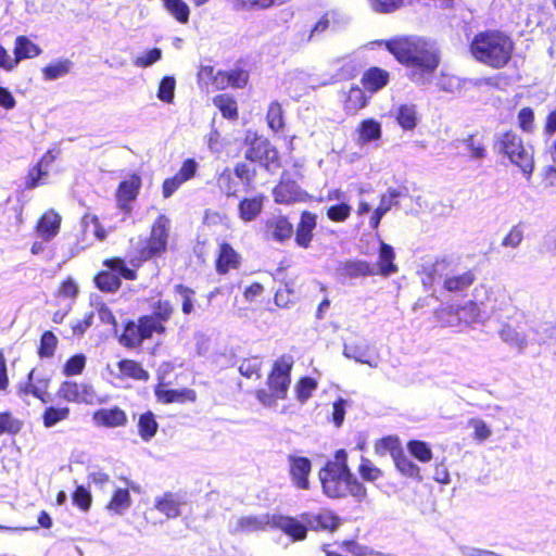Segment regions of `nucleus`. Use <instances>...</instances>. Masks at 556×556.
Instances as JSON below:
<instances>
[{
  "label": "nucleus",
  "instance_id": "1a4fd4ad",
  "mask_svg": "<svg viewBox=\"0 0 556 556\" xmlns=\"http://www.w3.org/2000/svg\"><path fill=\"white\" fill-rule=\"evenodd\" d=\"M337 276L342 279H356L378 274L377 265L365 260H349L340 262L336 269Z\"/></svg>",
  "mask_w": 556,
  "mask_h": 556
},
{
  "label": "nucleus",
  "instance_id": "69168bd1",
  "mask_svg": "<svg viewBox=\"0 0 556 556\" xmlns=\"http://www.w3.org/2000/svg\"><path fill=\"white\" fill-rule=\"evenodd\" d=\"M464 143L466 144L468 151L470 152V156L473 160H482L486 156V150L484 144L477 140L475 136L470 135L466 139H464Z\"/></svg>",
  "mask_w": 556,
  "mask_h": 556
},
{
  "label": "nucleus",
  "instance_id": "680f3d73",
  "mask_svg": "<svg viewBox=\"0 0 556 556\" xmlns=\"http://www.w3.org/2000/svg\"><path fill=\"white\" fill-rule=\"evenodd\" d=\"M105 265L112 270V273L116 274L119 278L124 277L125 279L132 280L136 278V271L126 266L125 262L119 258H113L105 262Z\"/></svg>",
  "mask_w": 556,
  "mask_h": 556
},
{
  "label": "nucleus",
  "instance_id": "de8ad7c7",
  "mask_svg": "<svg viewBox=\"0 0 556 556\" xmlns=\"http://www.w3.org/2000/svg\"><path fill=\"white\" fill-rule=\"evenodd\" d=\"M217 187L218 189L226 194L227 197L236 195L237 192V184L232 178V174L229 168H225L217 176Z\"/></svg>",
  "mask_w": 556,
  "mask_h": 556
},
{
  "label": "nucleus",
  "instance_id": "c03bdc74",
  "mask_svg": "<svg viewBox=\"0 0 556 556\" xmlns=\"http://www.w3.org/2000/svg\"><path fill=\"white\" fill-rule=\"evenodd\" d=\"M438 323L443 327H458L459 317L457 316V308L452 305L444 306L435 311Z\"/></svg>",
  "mask_w": 556,
  "mask_h": 556
},
{
  "label": "nucleus",
  "instance_id": "39448f33",
  "mask_svg": "<svg viewBox=\"0 0 556 556\" xmlns=\"http://www.w3.org/2000/svg\"><path fill=\"white\" fill-rule=\"evenodd\" d=\"M448 264L444 260L435 261L432 264L424 266L421 282L426 288H430L437 280L443 279V288L451 293H464L476 281V274L469 269L463 273H446Z\"/></svg>",
  "mask_w": 556,
  "mask_h": 556
},
{
  "label": "nucleus",
  "instance_id": "a19ab883",
  "mask_svg": "<svg viewBox=\"0 0 556 556\" xmlns=\"http://www.w3.org/2000/svg\"><path fill=\"white\" fill-rule=\"evenodd\" d=\"M367 103V98L363 91V89L358 87H353L350 89L348 93V98L345 101V110L349 113H355L358 110L363 109Z\"/></svg>",
  "mask_w": 556,
  "mask_h": 556
},
{
  "label": "nucleus",
  "instance_id": "2eb2a0df",
  "mask_svg": "<svg viewBox=\"0 0 556 556\" xmlns=\"http://www.w3.org/2000/svg\"><path fill=\"white\" fill-rule=\"evenodd\" d=\"M140 187L141 178L136 174L131 175L128 179L119 184L116 198L122 210H130L129 203L137 198Z\"/></svg>",
  "mask_w": 556,
  "mask_h": 556
},
{
  "label": "nucleus",
  "instance_id": "20e7f679",
  "mask_svg": "<svg viewBox=\"0 0 556 556\" xmlns=\"http://www.w3.org/2000/svg\"><path fill=\"white\" fill-rule=\"evenodd\" d=\"M514 45L502 31H482L475 36L470 51L475 59L493 68L504 67L511 58Z\"/></svg>",
  "mask_w": 556,
  "mask_h": 556
},
{
  "label": "nucleus",
  "instance_id": "72a5a7b5",
  "mask_svg": "<svg viewBox=\"0 0 556 556\" xmlns=\"http://www.w3.org/2000/svg\"><path fill=\"white\" fill-rule=\"evenodd\" d=\"M358 132L362 142H370L381 137V125L375 119H365L361 123Z\"/></svg>",
  "mask_w": 556,
  "mask_h": 556
},
{
  "label": "nucleus",
  "instance_id": "0eeeda50",
  "mask_svg": "<svg viewBox=\"0 0 556 556\" xmlns=\"http://www.w3.org/2000/svg\"><path fill=\"white\" fill-rule=\"evenodd\" d=\"M169 219L165 215H160L151 229V235L146 244L140 249V256L147 261L163 254L167 249L169 236Z\"/></svg>",
  "mask_w": 556,
  "mask_h": 556
},
{
  "label": "nucleus",
  "instance_id": "49530a36",
  "mask_svg": "<svg viewBox=\"0 0 556 556\" xmlns=\"http://www.w3.org/2000/svg\"><path fill=\"white\" fill-rule=\"evenodd\" d=\"M407 450L419 462L427 463L432 458L431 448L424 441H409L407 444Z\"/></svg>",
  "mask_w": 556,
  "mask_h": 556
},
{
  "label": "nucleus",
  "instance_id": "6e6552de",
  "mask_svg": "<svg viewBox=\"0 0 556 556\" xmlns=\"http://www.w3.org/2000/svg\"><path fill=\"white\" fill-rule=\"evenodd\" d=\"M292 361L289 356H282L274 363L273 370L267 379V384L276 399H285L291 382L290 374Z\"/></svg>",
  "mask_w": 556,
  "mask_h": 556
},
{
  "label": "nucleus",
  "instance_id": "e433bc0d",
  "mask_svg": "<svg viewBox=\"0 0 556 556\" xmlns=\"http://www.w3.org/2000/svg\"><path fill=\"white\" fill-rule=\"evenodd\" d=\"M97 287L104 292H114L121 287L119 277L111 271H102L94 278Z\"/></svg>",
  "mask_w": 556,
  "mask_h": 556
},
{
  "label": "nucleus",
  "instance_id": "ddd939ff",
  "mask_svg": "<svg viewBox=\"0 0 556 556\" xmlns=\"http://www.w3.org/2000/svg\"><path fill=\"white\" fill-rule=\"evenodd\" d=\"M289 471L293 484L301 490L309 489L308 476L312 470V463L302 456H288Z\"/></svg>",
  "mask_w": 556,
  "mask_h": 556
},
{
  "label": "nucleus",
  "instance_id": "a18cd8bd",
  "mask_svg": "<svg viewBox=\"0 0 556 556\" xmlns=\"http://www.w3.org/2000/svg\"><path fill=\"white\" fill-rule=\"evenodd\" d=\"M500 336L504 342L517 346L519 350H523L527 346L526 337L510 326H504L500 331Z\"/></svg>",
  "mask_w": 556,
  "mask_h": 556
},
{
  "label": "nucleus",
  "instance_id": "ea45409f",
  "mask_svg": "<svg viewBox=\"0 0 556 556\" xmlns=\"http://www.w3.org/2000/svg\"><path fill=\"white\" fill-rule=\"evenodd\" d=\"M70 416L68 407H47L42 415L45 427L51 428L58 422L67 419Z\"/></svg>",
  "mask_w": 556,
  "mask_h": 556
},
{
  "label": "nucleus",
  "instance_id": "8fccbe9b",
  "mask_svg": "<svg viewBox=\"0 0 556 556\" xmlns=\"http://www.w3.org/2000/svg\"><path fill=\"white\" fill-rule=\"evenodd\" d=\"M523 237L525 229L523 226L519 223L510 228L508 233L502 240L501 245L504 248L517 249L521 244Z\"/></svg>",
  "mask_w": 556,
  "mask_h": 556
},
{
  "label": "nucleus",
  "instance_id": "aec40b11",
  "mask_svg": "<svg viewBox=\"0 0 556 556\" xmlns=\"http://www.w3.org/2000/svg\"><path fill=\"white\" fill-rule=\"evenodd\" d=\"M184 503L179 495L167 492L155 498L154 507L167 518H177L180 515V507Z\"/></svg>",
  "mask_w": 556,
  "mask_h": 556
},
{
  "label": "nucleus",
  "instance_id": "5701e85b",
  "mask_svg": "<svg viewBox=\"0 0 556 556\" xmlns=\"http://www.w3.org/2000/svg\"><path fill=\"white\" fill-rule=\"evenodd\" d=\"M61 217L54 212H47L37 225L38 235L46 241L54 238L60 230Z\"/></svg>",
  "mask_w": 556,
  "mask_h": 556
},
{
  "label": "nucleus",
  "instance_id": "864d4df0",
  "mask_svg": "<svg viewBox=\"0 0 556 556\" xmlns=\"http://www.w3.org/2000/svg\"><path fill=\"white\" fill-rule=\"evenodd\" d=\"M316 388L317 382L315 379L309 377L302 378L295 388L298 400L302 403L306 402L312 396Z\"/></svg>",
  "mask_w": 556,
  "mask_h": 556
},
{
  "label": "nucleus",
  "instance_id": "603ef678",
  "mask_svg": "<svg viewBox=\"0 0 556 556\" xmlns=\"http://www.w3.org/2000/svg\"><path fill=\"white\" fill-rule=\"evenodd\" d=\"M176 88V80L172 76H165L159 86L157 98L166 103H172Z\"/></svg>",
  "mask_w": 556,
  "mask_h": 556
},
{
  "label": "nucleus",
  "instance_id": "bf43d9fd",
  "mask_svg": "<svg viewBox=\"0 0 556 556\" xmlns=\"http://www.w3.org/2000/svg\"><path fill=\"white\" fill-rule=\"evenodd\" d=\"M235 175L243 182L244 186L251 187L256 176V168L251 164L238 163L235 167Z\"/></svg>",
  "mask_w": 556,
  "mask_h": 556
},
{
  "label": "nucleus",
  "instance_id": "6e6d98bb",
  "mask_svg": "<svg viewBox=\"0 0 556 556\" xmlns=\"http://www.w3.org/2000/svg\"><path fill=\"white\" fill-rule=\"evenodd\" d=\"M402 195L403 193L399 189L389 188L387 192L381 195L377 208L386 215L392 206L397 205V199Z\"/></svg>",
  "mask_w": 556,
  "mask_h": 556
},
{
  "label": "nucleus",
  "instance_id": "37998d69",
  "mask_svg": "<svg viewBox=\"0 0 556 556\" xmlns=\"http://www.w3.org/2000/svg\"><path fill=\"white\" fill-rule=\"evenodd\" d=\"M266 118H267L268 126L274 131H278L283 128V126H285L283 111H282L281 104L278 101H273L269 104Z\"/></svg>",
  "mask_w": 556,
  "mask_h": 556
},
{
  "label": "nucleus",
  "instance_id": "09e8293b",
  "mask_svg": "<svg viewBox=\"0 0 556 556\" xmlns=\"http://www.w3.org/2000/svg\"><path fill=\"white\" fill-rule=\"evenodd\" d=\"M58 345V338L51 331H45L40 339L38 354L41 358L52 357Z\"/></svg>",
  "mask_w": 556,
  "mask_h": 556
},
{
  "label": "nucleus",
  "instance_id": "b1692460",
  "mask_svg": "<svg viewBox=\"0 0 556 556\" xmlns=\"http://www.w3.org/2000/svg\"><path fill=\"white\" fill-rule=\"evenodd\" d=\"M240 263V255L228 243H222L216 261V270L226 274L230 268H237Z\"/></svg>",
  "mask_w": 556,
  "mask_h": 556
},
{
  "label": "nucleus",
  "instance_id": "338daca9",
  "mask_svg": "<svg viewBox=\"0 0 556 556\" xmlns=\"http://www.w3.org/2000/svg\"><path fill=\"white\" fill-rule=\"evenodd\" d=\"M469 426L473 429V438L480 442L488 440L492 431L490 427L479 418H471L468 421Z\"/></svg>",
  "mask_w": 556,
  "mask_h": 556
},
{
  "label": "nucleus",
  "instance_id": "f03ea898",
  "mask_svg": "<svg viewBox=\"0 0 556 556\" xmlns=\"http://www.w3.org/2000/svg\"><path fill=\"white\" fill-rule=\"evenodd\" d=\"M324 494L330 498L353 496L357 502L365 500L366 488L342 462H328L319 471Z\"/></svg>",
  "mask_w": 556,
  "mask_h": 556
},
{
  "label": "nucleus",
  "instance_id": "423d86ee",
  "mask_svg": "<svg viewBox=\"0 0 556 556\" xmlns=\"http://www.w3.org/2000/svg\"><path fill=\"white\" fill-rule=\"evenodd\" d=\"M494 149L505 154L523 174L531 175L534 169L533 152L523 146L521 138L514 131H505L497 136Z\"/></svg>",
  "mask_w": 556,
  "mask_h": 556
},
{
  "label": "nucleus",
  "instance_id": "4c0bfd02",
  "mask_svg": "<svg viewBox=\"0 0 556 556\" xmlns=\"http://www.w3.org/2000/svg\"><path fill=\"white\" fill-rule=\"evenodd\" d=\"M119 371L137 380H148L149 374L135 361L123 359L118 362Z\"/></svg>",
  "mask_w": 556,
  "mask_h": 556
},
{
  "label": "nucleus",
  "instance_id": "7c9ffc66",
  "mask_svg": "<svg viewBox=\"0 0 556 556\" xmlns=\"http://www.w3.org/2000/svg\"><path fill=\"white\" fill-rule=\"evenodd\" d=\"M72 68L73 62L71 60H58L42 68L43 78L46 80H56L66 76Z\"/></svg>",
  "mask_w": 556,
  "mask_h": 556
},
{
  "label": "nucleus",
  "instance_id": "e2e57ef3",
  "mask_svg": "<svg viewBox=\"0 0 556 556\" xmlns=\"http://www.w3.org/2000/svg\"><path fill=\"white\" fill-rule=\"evenodd\" d=\"M376 451L379 454H384L387 452H390L393 459L396 457V454H400L402 452L400 447L399 440L394 437H386L379 440L376 443Z\"/></svg>",
  "mask_w": 556,
  "mask_h": 556
},
{
  "label": "nucleus",
  "instance_id": "f8f14e48",
  "mask_svg": "<svg viewBox=\"0 0 556 556\" xmlns=\"http://www.w3.org/2000/svg\"><path fill=\"white\" fill-rule=\"evenodd\" d=\"M282 86L291 97H301L306 93L309 88H314V79L311 74L293 70L286 74Z\"/></svg>",
  "mask_w": 556,
  "mask_h": 556
},
{
  "label": "nucleus",
  "instance_id": "a211bd4d",
  "mask_svg": "<svg viewBox=\"0 0 556 556\" xmlns=\"http://www.w3.org/2000/svg\"><path fill=\"white\" fill-rule=\"evenodd\" d=\"M264 201L265 197L263 194L242 199L238 205L240 219H242L244 223L255 220L263 210Z\"/></svg>",
  "mask_w": 556,
  "mask_h": 556
},
{
  "label": "nucleus",
  "instance_id": "3c124183",
  "mask_svg": "<svg viewBox=\"0 0 556 556\" xmlns=\"http://www.w3.org/2000/svg\"><path fill=\"white\" fill-rule=\"evenodd\" d=\"M370 9L380 14H388L399 10L403 0H367Z\"/></svg>",
  "mask_w": 556,
  "mask_h": 556
},
{
  "label": "nucleus",
  "instance_id": "393cba45",
  "mask_svg": "<svg viewBox=\"0 0 556 556\" xmlns=\"http://www.w3.org/2000/svg\"><path fill=\"white\" fill-rule=\"evenodd\" d=\"M457 316L459 317V326H469L471 324L481 323L485 317L481 307L472 301L457 307Z\"/></svg>",
  "mask_w": 556,
  "mask_h": 556
},
{
  "label": "nucleus",
  "instance_id": "58836bf2",
  "mask_svg": "<svg viewBox=\"0 0 556 556\" xmlns=\"http://www.w3.org/2000/svg\"><path fill=\"white\" fill-rule=\"evenodd\" d=\"M215 106L219 109L223 116L226 118H237V102L228 94H218L213 100Z\"/></svg>",
  "mask_w": 556,
  "mask_h": 556
},
{
  "label": "nucleus",
  "instance_id": "c756f323",
  "mask_svg": "<svg viewBox=\"0 0 556 556\" xmlns=\"http://www.w3.org/2000/svg\"><path fill=\"white\" fill-rule=\"evenodd\" d=\"M395 117L404 130H412L417 125V111L415 104H401L396 109Z\"/></svg>",
  "mask_w": 556,
  "mask_h": 556
},
{
  "label": "nucleus",
  "instance_id": "473e14b6",
  "mask_svg": "<svg viewBox=\"0 0 556 556\" xmlns=\"http://www.w3.org/2000/svg\"><path fill=\"white\" fill-rule=\"evenodd\" d=\"M159 425L155 420V416L152 412L142 414L138 421V430L140 438L149 442L157 431Z\"/></svg>",
  "mask_w": 556,
  "mask_h": 556
},
{
  "label": "nucleus",
  "instance_id": "f704fd0d",
  "mask_svg": "<svg viewBox=\"0 0 556 556\" xmlns=\"http://www.w3.org/2000/svg\"><path fill=\"white\" fill-rule=\"evenodd\" d=\"M138 321L144 339H150L154 333L163 334L166 330L165 326L151 314L141 316Z\"/></svg>",
  "mask_w": 556,
  "mask_h": 556
},
{
  "label": "nucleus",
  "instance_id": "c9c22d12",
  "mask_svg": "<svg viewBox=\"0 0 556 556\" xmlns=\"http://www.w3.org/2000/svg\"><path fill=\"white\" fill-rule=\"evenodd\" d=\"M394 464L397 468V470L409 478H416L419 481L421 480L420 477V469L419 467L414 464L404 453L403 451L400 454H396V457L393 459Z\"/></svg>",
  "mask_w": 556,
  "mask_h": 556
},
{
  "label": "nucleus",
  "instance_id": "052dcab7",
  "mask_svg": "<svg viewBox=\"0 0 556 556\" xmlns=\"http://www.w3.org/2000/svg\"><path fill=\"white\" fill-rule=\"evenodd\" d=\"M218 76L222 77L223 81L226 79L227 84L237 87L242 88L247 85L249 79L248 72L243 70H233L229 73H218Z\"/></svg>",
  "mask_w": 556,
  "mask_h": 556
},
{
  "label": "nucleus",
  "instance_id": "4468645a",
  "mask_svg": "<svg viewBox=\"0 0 556 556\" xmlns=\"http://www.w3.org/2000/svg\"><path fill=\"white\" fill-rule=\"evenodd\" d=\"M58 396L67 402H88L93 396V390L88 384H78L73 381H64L59 390Z\"/></svg>",
  "mask_w": 556,
  "mask_h": 556
},
{
  "label": "nucleus",
  "instance_id": "774afa93",
  "mask_svg": "<svg viewBox=\"0 0 556 556\" xmlns=\"http://www.w3.org/2000/svg\"><path fill=\"white\" fill-rule=\"evenodd\" d=\"M173 306L168 301H157L153 305L152 316H155L163 325L169 320L173 314Z\"/></svg>",
  "mask_w": 556,
  "mask_h": 556
},
{
  "label": "nucleus",
  "instance_id": "f257e3e1",
  "mask_svg": "<svg viewBox=\"0 0 556 556\" xmlns=\"http://www.w3.org/2000/svg\"><path fill=\"white\" fill-rule=\"evenodd\" d=\"M384 45L395 59L408 68V76L414 83H428L439 65L437 50L420 37H397L387 40Z\"/></svg>",
  "mask_w": 556,
  "mask_h": 556
},
{
  "label": "nucleus",
  "instance_id": "5fc2aeb1",
  "mask_svg": "<svg viewBox=\"0 0 556 556\" xmlns=\"http://www.w3.org/2000/svg\"><path fill=\"white\" fill-rule=\"evenodd\" d=\"M232 3L237 11H245L252 9H267L271 7L276 0H227Z\"/></svg>",
  "mask_w": 556,
  "mask_h": 556
},
{
  "label": "nucleus",
  "instance_id": "4d7b16f0",
  "mask_svg": "<svg viewBox=\"0 0 556 556\" xmlns=\"http://www.w3.org/2000/svg\"><path fill=\"white\" fill-rule=\"evenodd\" d=\"M85 365L86 356L84 354H76L66 361L63 374L67 377L79 375L83 372Z\"/></svg>",
  "mask_w": 556,
  "mask_h": 556
},
{
  "label": "nucleus",
  "instance_id": "cd10ccee",
  "mask_svg": "<svg viewBox=\"0 0 556 556\" xmlns=\"http://www.w3.org/2000/svg\"><path fill=\"white\" fill-rule=\"evenodd\" d=\"M144 340L139 321H128L123 334L119 337V343L126 348L140 346Z\"/></svg>",
  "mask_w": 556,
  "mask_h": 556
},
{
  "label": "nucleus",
  "instance_id": "0e129e2a",
  "mask_svg": "<svg viewBox=\"0 0 556 556\" xmlns=\"http://www.w3.org/2000/svg\"><path fill=\"white\" fill-rule=\"evenodd\" d=\"M352 207L346 202L332 205L327 210V216L332 222H344L351 215Z\"/></svg>",
  "mask_w": 556,
  "mask_h": 556
},
{
  "label": "nucleus",
  "instance_id": "2f4dec72",
  "mask_svg": "<svg viewBox=\"0 0 556 556\" xmlns=\"http://www.w3.org/2000/svg\"><path fill=\"white\" fill-rule=\"evenodd\" d=\"M131 505V497L128 489L118 488L114 491L113 496L106 508L117 515H123Z\"/></svg>",
  "mask_w": 556,
  "mask_h": 556
},
{
  "label": "nucleus",
  "instance_id": "412c9836",
  "mask_svg": "<svg viewBox=\"0 0 556 556\" xmlns=\"http://www.w3.org/2000/svg\"><path fill=\"white\" fill-rule=\"evenodd\" d=\"M370 348L366 343H351L344 344L343 355L348 358L354 359L361 364H367L372 368H377L379 365L378 357L371 359L369 356Z\"/></svg>",
  "mask_w": 556,
  "mask_h": 556
},
{
  "label": "nucleus",
  "instance_id": "4be33fe9",
  "mask_svg": "<svg viewBox=\"0 0 556 556\" xmlns=\"http://www.w3.org/2000/svg\"><path fill=\"white\" fill-rule=\"evenodd\" d=\"M93 419L97 424L111 428L125 426L127 422L125 412L118 407L102 408L94 413Z\"/></svg>",
  "mask_w": 556,
  "mask_h": 556
},
{
  "label": "nucleus",
  "instance_id": "bb28decb",
  "mask_svg": "<svg viewBox=\"0 0 556 556\" xmlns=\"http://www.w3.org/2000/svg\"><path fill=\"white\" fill-rule=\"evenodd\" d=\"M394 257L395 253L393 248L390 244L381 242L379 250V262L377 266L378 274L390 276L396 273L397 267L393 263Z\"/></svg>",
  "mask_w": 556,
  "mask_h": 556
},
{
  "label": "nucleus",
  "instance_id": "7ed1b4c3",
  "mask_svg": "<svg viewBox=\"0 0 556 556\" xmlns=\"http://www.w3.org/2000/svg\"><path fill=\"white\" fill-rule=\"evenodd\" d=\"M267 527L280 529L294 541L305 539L304 527L298 522L296 518L289 516L269 514L242 516L231 519L228 523V530L233 535L265 531Z\"/></svg>",
  "mask_w": 556,
  "mask_h": 556
},
{
  "label": "nucleus",
  "instance_id": "9d476101",
  "mask_svg": "<svg viewBox=\"0 0 556 556\" xmlns=\"http://www.w3.org/2000/svg\"><path fill=\"white\" fill-rule=\"evenodd\" d=\"M245 159L251 162H256L268 169L271 164L277 162L278 152L268 140L257 138L247 150Z\"/></svg>",
  "mask_w": 556,
  "mask_h": 556
},
{
  "label": "nucleus",
  "instance_id": "f3484780",
  "mask_svg": "<svg viewBox=\"0 0 556 556\" xmlns=\"http://www.w3.org/2000/svg\"><path fill=\"white\" fill-rule=\"evenodd\" d=\"M316 215L304 211L295 230V242L299 247L307 249L313 239V230L316 227Z\"/></svg>",
  "mask_w": 556,
  "mask_h": 556
},
{
  "label": "nucleus",
  "instance_id": "a878e982",
  "mask_svg": "<svg viewBox=\"0 0 556 556\" xmlns=\"http://www.w3.org/2000/svg\"><path fill=\"white\" fill-rule=\"evenodd\" d=\"M362 81L367 90L375 92L388 84L389 73L379 67H371L364 74Z\"/></svg>",
  "mask_w": 556,
  "mask_h": 556
},
{
  "label": "nucleus",
  "instance_id": "6ab92c4d",
  "mask_svg": "<svg viewBox=\"0 0 556 556\" xmlns=\"http://www.w3.org/2000/svg\"><path fill=\"white\" fill-rule=\"evenodd\" d=\"M49 386L48 378H39L36 376L35 370L33 369L28 374V382L24 388L21 389V393L24 394H33L38 397L42 403H49L52 401L50 394L47 392Z\"/></svg>",
  "mask_w": 556,
  "mask_h": 556
},
{
  "label": "nucleus",
  "instance_id": "c85d7f7f",
  "mask_svg": "<svg viewBox=\"0 0 556 556\" xmlns=\"http://www.w3.org/2000/svg\"><path fill=\"white\" fill-rule=\"evenodd\" d=\"M40 53L41 49L27 37L18 36L15 39L14 54L16 63L23 59L35 58Z\"/></svg>",
  "mask_w": 556,
  "mask_h": 556
},
{
  "label": "nucleus",
  "instance_id": "13d9d810",
  "mask_svg": "<svg viewBox=\"0 0 556 556\" xmlns=\"http://www.w3.org/2000/svg\"><path fill=\"white\" fill-rule=\"evenodd\" d=\"M262 366V359L257 356H253L250 358L244 359L240 366L239 371L242 376L247 378H252L255 376L256 378H260V369Z\"/></svg>",
  "mask_w": 556,
  "mask_h": 556
},
{
  "label": "nucleus",
  "instance_id": "9b49d317",
  "mask_svg": "<svg viewBox=\"0 0 556 556\" xmlns=\"http://www.w3.org/2000/svg\"><path fill=\"white\" fill-rule=\"evenodd\" d=\"M293 235V226L286 216L273 215L264 222V237L267 240L285 242Z\"/></svg>",
  "mask_w": 556,
  "mask_h": 556
},
{
  "label": "nucleus",
  "instance_id": "dca6fc26",
  "mask_svg": "<svg viewBox=\"0 0 556 556\" xmlns=\"http://www.w3.org/2000/svg\"><path fill=\"white\" fill-rule=\"evenodd\" d=\"M304 192L300 186L290 179H282L274 189L277 203L289 204L303 200Z\"/></svg>",
  "mask_w": 556,
  "mask_h": 556
},
{
  "label": "nucleus",
  "instance_id": "79ce46f5",
  "mask_svg": "<svg viewBox=\"0 0 556 556\" xmlns=\"http://www.w3.org/2000/svg\"><path fill=\"white\" fill-rule=\"evenodd\" d=\"M166 10L180 23H187L190 10L182 0H163Z\"/></svg>",
  "mask_w": 556,
  "mask_h": 556
}]
</instances>
